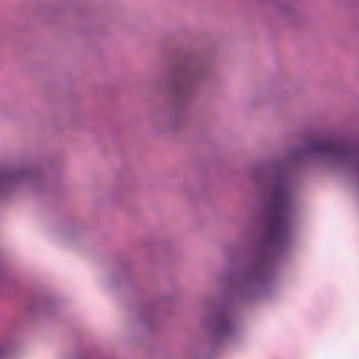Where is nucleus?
Instances as JSON below:
<instances>
[{"label":"nucleus","instance_id":"nucleus-1","mask_svg":"<svg viewBox=\"0 0 359 359\" xmlns=\"http://www.w3.org/2000/svg\"><path fill=\"white\" fill-rule=\"evenodd\" d=\"M290 198L285 188L277 185L275 188L273 215L270 222V238L273 241H282L287 234V224L285 220L289 207Z\"/></svg>","mask_w":359,"mask_h":359},{"label":"nucleus","instance_id":"nucleus-2","mask_svg":"<svg viewBox=\"0 0 359 359\" xmlns=\"http://www.w3.org/2000/svg\"><path fill=\"white\" fill-rule=\"evenodd\" d=\"M311 151L320 154L339 155L344 153V146L339 142L328 140L313 144Z\"/></svg>","mask_w":359,"mask_h":359}]
</instances>
